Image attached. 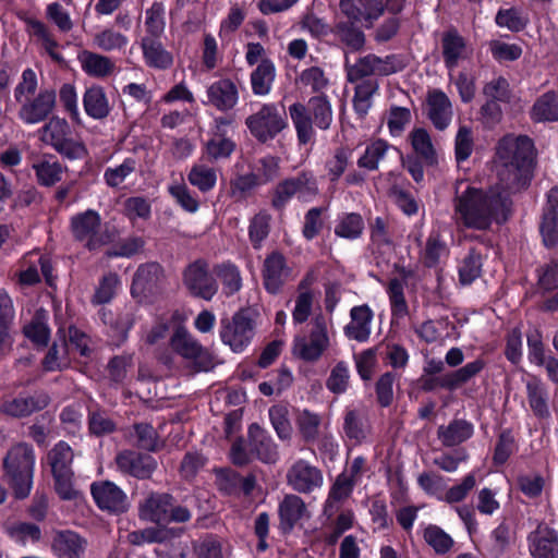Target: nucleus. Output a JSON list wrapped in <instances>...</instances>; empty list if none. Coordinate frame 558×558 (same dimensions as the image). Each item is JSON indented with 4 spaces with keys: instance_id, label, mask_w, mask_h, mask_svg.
<instances>
[{
    "instance_id": "nucleus-58",
    "label": "nucleus",
    "mask_w": 558,
    "mask_h": 558,
    "mask_svg": "<svg viewBox=\"0 0 558 558\" xmlns=\"http://www.w3.org/2000/svg\"><path fill=\"white\" fill-rule=\"evenodd\" d=\"M165 5L162 2H154L146 11V36L160 37L165 31Z\"/></svg>"
},
{
    "instance_id": "nucleus-41",
    "label": "nucleus",
    "mask_w": 558,
    "mask_h": 558,
    "mask_svg": "<svg viewBox=\"0 0 558 558\" xmlns=\"http://www.w3.org/2000/svg\"><path fill=\"white\" fill-rule=\"evenodd\" d=\"M356 21H339L333 28L335 35L352 50H360L365 45L363 31L355 25Z\"/></svg>"
},
{
    "instance_id": "nucleus-62",
    "label": "nucleus",
    "mask_w": 558,
    "mask_h": 558,
    "mask_svg": "<svg viewBox=\"0 0 558 558\" xmlns=\"http://www.w3.org/2000/svg\"><path fill=\"white\" fill-rule=\"evenodd\" d=\"M349 366L345 362L340 361L331 369L330 375L327 378L326 386L331 392L341 395L347 391L349 387Z\"/></svg>"
},
{
    "instance_id": "nucleus-7",
    "label": "nucleus",
    "mask_w": 558,
    "mask_h": 558,
    "mask_svg": "<svg viewBox=\"0 0 558 558\" xmlns=\"http://www.w3.org/2000/svg\"><path fill=\"white\" fill-rule=\"evenodd\" d=\"M255 320L248 310L242 308L234 313L231 318L220 320L219 336L223 344L232 352H243L252 342L255 336Z\"/></svg>"
},
{
    "instance_id": "nucleus-23",
    "label": "nucleus",
    "mask_w": 558,
    "mask_h": 558,
    "mask_svg": "<svg viewBox=\"0 0 558 558\" xmlns=\"http://www.w3.org/2000/svg\"><path fill=\"white\" fill-rule=\"evenodd\" d=\"M374 313L366 304L353 306L350 311V322L344 326L343 332L350 340L366 342L372 332Z\"/></svg>"
},
{
    "instance_id": "nucleus-19",
    "label": "nucleus",
    "mask_w": 558,
    "mask_h": 558,
    "mask_svg": "<svg viewBox=\"0 0 558 558\" xmlns=\"http://www.w3.org/2000/svg\"><path fill=\"white\" fill-rule=\"evenodd\" d=\"M90 490L95 502L102 510L121 513L129 508L125 493L112 482L94 483Z\"/></svg>"
},
{
    "instance_id": "nucleus-55",
    "label": "nucleus",
    "mask_w": 558,
    "mask_h": 558,
    "mask_svg": "<svg viewBox=\"0 0 558 558\" xmlns=\"http://www.w3.org/2000/svg\"><path fill=\"white\" fill-rule=\"evenodd\" d=\"M410 141L414 151L428 162H434L436 153L432 138L425 129H414L410 133Z\"/></svg>"
},
{
    "instance_id": "nucleus-33",
    "label": "nucleus",
    "mask_w": 558,
    "mask_h": 558,
    "mask_svg": "<svg viewBox=\"0 0 558 558\" xmlns=\"http://www.w3.org/2000/svg\"><path fill=\"white\" fill-rule=\"evenodd\" d=\"M83 106L86 114L95 120L107 118L111 111L107 94L99 85H93L85 90Z\"/></svg>"
},
{
    "instance_id": "nucleus-10",
    "label": "nucleus",
    "mask_w": 558,
    "mask_h": 558,
    "mask_svg": "<svg viewBox=\"0 0 558 558\" xmlns=\"http://www.w3.org/2000/svg\"><path fill=\"white\" fill-rule=\"evenodd\" d=\"M169 343L172 351L187 361L196 372H208L214 367L209 351L185 327L175 328Z\"/></svg>"
},
{
    "instance_id": "nucleus-36",
    "label": "nucleus",
    "mask_w": 558,
    "mask_h": 558,
    "mask_svg": "<svg viewBox=\"0 0 558 558\" xmlns=\"http://www.w3.org/2000/svg\"><path fill=\"white\" fill-rule=\"evenodd\" d=\"M94 46L105 52L124 51L129 37L112 26L105 27L93 36Z\"/></svg>"
},
{
    "instance_id": "nucleus-34",
    "label": "nucleus",
    "mask_w": 558,
    "mask_h": 558,
    "mask_svg": "<svg viewBox=\"0 0 558 558\" xmlns=\"http://www.w3.org/2000/svg\"><path fill=\"white\" fill-rule=\"evenodd\" d=\"M442 56L446 66L449 70L458 66L459 61L468 57L466 43L457 31H448L441 39Z\"/></svg>"
},
{
    "instance_id": "nucleus-27",
    "label": "nucleus",
    "mask_w": 558,
    "mask_h": 558,
    "mask_svg": "<svg viewBox=\"0 0 558 558\" xmlns=\"http://www.w3.org/2000/svg\"><path fill=\"white\" fill-rule=\"evenodd\" d=\"M87 542L73 531H58L51 542V550L58 558H82Z\"/></svg>"
},
{
    "instance_id": "nucleus-31",
    "label": "nucleus",
    "mask_w": 558,
    "mask_h": 558,
    "mask_svg": "<svg viewBox=\"0 0 558 558\" xmlns=\"http://www.w3.org/2000/svg\"><path fill=\"white\" fill-rule=\"evenodd\" d=\"M526 398L534 415L539 418L549 417L548 392L541 378L530 375L525 380Z\"/></svg>"
},
{
    "instance_id": "nucleus-42",
    "label": "nucleus",
    "mask_w": 558,
    "mask_h": 558,
    "mask_svg": "<svg viewBox=\"0 0 558 558\" xmlns=\"http://www.w3.org/2000/svg\"><path fill=\"white\" fill-rule=\"evenodd\" d=\"M194 550L198 558H229L231 555L229 543L213 535L195 543Z\"/></svg>"
},
{
    "instance_id": "nucleus-43",
    "label": "nucleus",
    "mask_w": 558,
    "mask_h": 558,
    "mask_svg": "<svg viewBox=\"0 0 558 558\" xmlns=\"http://www.w3.org/2000/svg\"><path fill=\"white\" fill-rule=\"evenodd\" d=\"M291 119L295 126L299 142L307 144L314 136L313 122L307 113V109L302 104H293L289 108Z\"/></svg>"
},
{
    "instance_id": "nucleus-38",
    "label": "nucleus",
    "mask_w": 558,
    "mask_h": 558,
    "mask_svg": "<svg viewBox=\"0 0 558 558\" xmlns=\"http://www.w3.org/2000/svg\"><path fill=\"white\" fill-rule=\"evenodd\" d=\"M131 437L134 439L133 444L137 448L146 451L155 452L163 446L157 430L149 423L134 424Z\"/></svg>"
},
{
    "instance_id": "nucleus-29",
    "label": "nucleus",
    "mask_w": 558,
    "mask_h": 558,
    "mask_svg": "<svg viewBox=\"0 0 558 558\" xmlns=\"http://www.w3.org/2000/svg\"><path fill=\"white\" fill-rule=\"evenodd\" d=\"M77 60L83 72L94 78H107L117 70L116 62L110 57L98 52L83 50Z\"/></svg>"
},
{
    "instance_id": "nucleus-32",
    "label": "nucleus",
    "mask_w": 558,
    "mask_h": 558,
    "mask_svg": "<svg viewBox=\"0 0 558 558\" xmlns=\"http://www.w3.org/2000/svg\"><path fill=\"white\" fill-rule=\"evenodd\" d=\"M473 424L465 420H452L448 425H440L437 428V437L445 447L458 446L473 435Z\"/></svg>"
},
{
    "instance_id": "nucleus-1",
    "label": "nucleus",
    "mask_w": 558,
    "mask_h": 558,
    "mask_svg": "<svg viewBox=\"0 0 558 558\" xmlns=\"http://www.w3.org/2000/svg\"><path fill=\"white\" fill-rule=\"evenodd\" d=\"M510 191H483L470 185L454 197V218L466 228L487 230L493 222H505L511 209Z\"/></svg>"
},
{
    "instance_id": "nucleus-64",
    "label": "nucleus",
    "mask_w": 558,
    "mask_h": 558,
    "mask_svg": "<svg viewBox=\"0 0 558 558\" xmlns=\"http://www.w3.org/2000/svg\"><path fill=\"white\" fill-rule=\"evenodd\" d=\"M539 230L546 246L558 243V211L544 210Z\"/></svg>"
},
{
    "instance_id": "nucleus-18",
    "label": "nucleus",
    "mask_w": 558,
    "mask_h": 558,
    "mask_svg": "<svg viewBox=\"0 0 558 558\" xmlns=\"http://www.w3.org/2000/svg\"><path fill=\"white\" fill-rule=\"evenodd\" d=\"M231 121L226 118L215 119L211 137L205 145L204 153L211 161L229 158L235 150V143L228 136Z\"/></svg>"
},
{
    "instance_id": "nucleus-56",
    "label": "nucleus",
    "mask_w": 558,
    "mask_h": 558,
    "mask_svg": "<svg viewBox=\"0 0 558 558\" xmlns=\"http://www.w3.org/2000/svg\"><path fill=\"white\" fill-rule=\"evenodd\" d=\"M279 170L280 159L278 157L267 155L256 161L252 172L263 185L274 181L279 175Z\"/></svg>"
},
{
    "instance_id": "nucleus-4",
    "label": "nucleus",
    "mask_w": 558,
    "mask_h": 558,
    "mask_svg": "<svg viewBox=\"0 0 558 558\" xmlns=\"http://www.w3.org/2000/svg\"><path fill=\"white\" fill-rule=\"evenodd\" d=\"M35 459L33 447L25 442L12 446L3 458L4 476L16 498H26L31 493Z\"/></svg>"
},
{
    "instance_id": "nucleus-13",
    "label": "nucleus",
    "mask_w": 558,
    "mask_h": 558,
    "mask_svg": "<svg viewBox=\"0 0 558 558\" xmlns=\"http://www.w3.org/2000/svg\"><path fill=\"white\" fill-rule=\"evenodd\" d=\"M183 284L193 296L206 301H210L218 291L217 281L204 259H197L184 269Z\"/></svg>"
},
{
    "instance_id": "nucleus-20",
    "label": "nucleus",
    "mask_w": 558,
    "mask_h": 558,
    "mask_svg": "<svg viewBox=\"0 0 558 558\" xmlns=\"http://www.w3.org/2000/svg\"><path fill=\"white\" fill-rule=\"evenodd\" d=\"M339 8L348 20L363 21L367 27L383 15V0H340Z\"/></svg>"
},
{
    "instance_id": "nucleus-16",
    "label": "nucleus",
    "mask_w": 558,
    "mask_h": 558,
    "mask_svg": "<svg viewBox=\"0 0 558 558\" xmlns=\"http://www.w3.org/2000/svg\"><path fill=\"white\" fill-rule=\"evenodd\" d=\"M114 461L120 472L138 480L150 478L158 466L154 457L133 450L120 451Z\"/></svg>"
},
{
    "instance_id": "nucleus-26",
    "label": "nucleus",
    "mask_w": 558,
    "mask_h": 558,
    "mask_svg": "<svg viewBox=\"0 0 558 558\" xmlns=\"http://www.w3.org/2000/svg\"><path fill=\"white\" fill-rule=\"evenodd\" d=\"M207 102L219 111L231 110L239 100L235 84L229 78L214 82L207 87Z\"/></svg>"
},
{
    "instance_id": "nucleus-22",
    "label": "nucleus",
    "mask_w": 558,
    "mask_h": 558,
    "mask_svg": "<svg viewBox=\"0 0 558 558\" xmlns=\"http://www.w3.org/2000/svg\"><path fill=\"white\" fill-rule=\"evenodd\" d=\"M49 402L50 399L45 392L20 395L16 398L5 400L0 407V412L12 417H25L45 409Z\"/></svg>"
},
{
    "instance_id": "nucleus-48",
    "label": "nucleus",
    "mask_w": 558,
    "mask_h": 558,
    "mask_svg": "<svg viewBox=\"0 0 558 558\" xmlns=\"http://www.w3.org/2000/svg\"><path fill=\"white\" fill-rule=\"evenodd\" d=\"M423 538L438 555L448 554L454 546L453 538L440 526L429 524L424 529Z\"/></svg>"
},
{
    "instance_id": "nucleus-3",
    "label": "nucleus",
    "mask_w": 558,
    "mask_h": 558,
    "mask_svg": "<svg viewBox=\"0 0 558 558\" xmlns=\"http://www.w3.org/2000/svg\"><path fill=\"white\" fill-rule=\"evenodd\" d=\"M38 87L36 73L26 69L14 89V97L20 105L19 119L25 124H38L45 121L56 107L57 95L52 88H43L35 96Z\"/></svg>"
},
{
    "instance_id": "nucleus-54",
    "label": "nucleus",
    "mask_w": 558,
    "mask_h": 558,
    "mask_svg": "<svg viewBox=\"0 0 558 558\" xmlns=\"http://www.w3.org/2000/svg\"><path fill=\"white\" fill-rule=\"evenodd\" d=\"M389 145L383 141L377 140L367 145L364 154L359 158L357 166L360 168L374 171L378 168L379 161L385 157Z\"/></svg>"
},
{
    "instance_id": "nucleus-61",
    "label": "nucleus",
    "mask_w": 558,
    "mask_h": 558,
    "mask_svg": "<svg viewBox=\"0 0 558 558\" xmlns=\"http://www.w3.org/2000/svg\"><path fill=\"white\" fill-rule=\"evenodd\" d=\"M389 301L392 316L403 318L408 314V303L404 298V286L401 280L395 278L388 286Z\"/></svg>"
},
{
    "instance_id": "nucleus-37",
    "label": "nucleus",
    "mask_w": 558,
    "mask_h": 558,
    "mask_svg": "<svg viewBox=\"0 0 558 558\" xmlns=\"http://www.w3.org/2000/svg\"><path fill=\"white\" fill-rule=\"evenodd\" d=\"M276 77V68L274 63L264 59L257 68L251 73V85L254 95L266 96L270 93Z\"/></svg>"
},
{
    "instance_id": "nucleus-15",
    "label": "nucleus",
    "mask_w": 558,
    "mask_h": 558,
    "mask_svg": "<svg viewBox=\"0 0 558 558\" xmlns=\"http://www.w3.org/2000/svg\"><path fill=\"white\" fill-rule=\"evenodd\" d=\"M166 288L162 267L158 263L141 265L134 274L131 292L134 296H149Z\"/></svg>"
},
{
    "instance_id": "nucleus-45",
    "label": "nucleus",
    "mask_w": 558,
    "mask_h": 558,
    "mask_svg": "<svg viewBox=\"0 0 558 558\" xmlns=\"http://www.w3.org/2000/svg\"><path fill=\"white\" fill-rule=\"evenodd\" d=\"M215 272L222 284V291L227 296L233 295L242 288V276L238 266L227 262L215 267Z\"/></svg>"
},
{
    "instance_id": "nucleus-8",
    "label": "nucleus",
    "mask_w": 558,
    "mask_h": 558,
    "mask_svg": "<svg viewBox=\"0 0 558 558\" xmlns=\"http://www.w3.org/2000/svg\"><path fill=\"white\" fill-rule=\"evenodd\" d=\"M251 134L262 143L275 138L287 126V114L283 107L276 104H264L245 119Z\"/></svg>"
},
{
    "instance_id": "nucleus-5",
    "label": "nucleus",
    "mask_w": 558,
    "mask_h": 558,
    "mask_svg": "<svg viewBox=\"0 0 558 558\" xmlns=\"http://www.w3.org/2000/svg\"><path fill=\"white\" fill-rule=\"evenodd\" d=\"M140 513L157 524L184 523L192 517L186 507L174 505L173 497L167 493H151L140 506Z\"/></svg>"
},
{
    "instance_id": "nucleus-35",
    "label": "nucleus",
    "mask_w": 558,
    "mask_h": 558,
    "mask_svg": "<svg viewBox=\"0 0 558 558\" xmlns=\"http://www.w3.org/2000/svg\"><path fill=\"white\" fill-rule=\"evenodd\" d=\"M26 29L28 34L36 38V40L44 47L46 52L56 61H62L61 54L57 51L58 43L49 27L41 21L27 17L25 20Z\"/></svg>"
},
{
    "instance_id": "nucleus-51",
    "label": "nucleus",
    "mask_w": 558,
    "mask_h": 558,
    "mask_svg": "<svg viewBox=\"0 0 558 558\" xmlns=\"http://www.w3.org/2000/svg\"><path fill=\"white\" fill-rule=\"evenodd\" d=\"M9 536L16 543L26 545L35 544L41 538V531L35 523L15 522L7 527Z\"/></svg>"
},
{
    "instance_id": "nucleus-12",
    "label": "nucleus",
    "mask_w": 558,
    "mask_h": 558,
    "mask_svg": "<svg viewBox=\"0 0 558 558\" xmlns=\"http://www.w3.org/2000/svg\"><path fill=\"white\" fill-rule=\"evenodd\" d=\"M407 66L404 59L399 54L379 57L368 53L349 64L347 61V75L350 82H357L372 75L388 76L402 71Z\"/></svg>"
},
{
    "instance_id": "nucleus-47",
    "label": "nucleus",
    "mask_w": 558,
    "mask_h": 558,
    "mask_svg": "<svg viewBox=\"0 0 558 558\" xmlns=\"http://www.w3.org/2000/svg\"><path fill=\"white\" fill-rule=\"evenodd\" d=\"M364 230V220L360 214L347 213L339 216L335 227L337 236L355 240L359 239Z\"/></svg>"
},
{
    "instance_id": "nucleus-57",
    "label": "nucleus",
    "mask_w": 558,
    "mask_h": 558,
    "mask_svg": "<svg viewBox=\"0 0 558 558\" xmlns=\"http://www.w3.org/2000/svg\"><path fill=\"white\" fill-rule=\"evenodd\" d=\"M270 216L264 211L256 214L248 227V235L254 248H260L270 230Z\"/></svg>"
},
{
    "instance_id": "nucleus-59",
    "label": "nucleus",
    "mask_w": 558,
    "mask_h": 558,
    "mask_svg": "<svg viewBox=\"0 0 558 558\" xmlns=\"http://www.w3.org/2000/svg\"><path fill=\"white\" fill-rule=\"evenodd\" d=\"M355 486V483L352 482L349 477H347V472L340 473L337 477L332 486L330 487L328 498L326 500V509L332 508L333 502H340L350 497L352 490Z\"/></svg>"
},
{
    "instance_id": "nucleus-49",
    "label": "nucleus",
    "mask_w": 558,
    "mask_h": 558,
    "mask_svg": "<svg viewBox=\"0 0 558 558\" xmlns=\"http://www.w3.org/2000/svg\"><path fill=\"white\" fill-rule=\"evenodd\" d=\"M378 90V83L376 80L362 81L355 86V94L353 97V107L355 112L364 117L372 107V98Z\"/></svg>"
},
{
    "instance_id": "nucleus-50",
    "label": "nucleus",
    "mask_w": 558,
    "mask_h": 558,
    "mask_svg": "<svg viewBox=\"0 0 558 558\" xmlns=\"http://www.w3.org/2000/svg\"><path fill=\"white\" fill-rule=\"evenodd\" d=\"M37 182L44 186H52L62 178L63 168L58 161L41 159L33 163Z\"/></svg>"
},
{
    "instance_id": "nucleus-17",
    "label": "nucleus",
    "mask_w": 558,
    "mask_h": 558,
    "mask_svg": "<svg viewBox=\"0 0 558 558\" xmlns=\"http://www.w3.org/2000/svg\"><path fill=\"white\" fill-rule=\"evenodd\" d=\"M263 283L267 292L277 294L291 276V268L279 252L268 254L263 263Z\"/></svg>"
},
{
    "instance_id": "nucleus-25",
    "label": "nucleus",
    "mask_w": 558,
    "mask_h": 558,
    "mask_svg": "<svg viewBox=\"0 0 558 558\" xmlns=\"http://www.w3.org/2000/svg\"><path fill=\"white\" fill-rule=\"evenodd\" d=\"M427 116L434 126L444 131L452 120V105L448 96L440 89L429 90L427 94Z\"/></svg>"
},
{
    "instance_id": "nucleus-53",
    "label": "nucleus",
    "mask_w": 558,
    "mask_h": 558,
    "mask_svg": "<svg viewBox=\"0 0 558 558\" xmlns=\"http://www.w3.org/2000/svg\"><path fill=\"white\" fill-rule=\"evenodd\" d=\"M70 365L69 348L66 341L54 342L46 354L43 366L46 371H59Z\"/></svg>"
},
{
    "instance_id": "nucleus-39",
    "label": "nucleus",
    "mask_w": 558,
    "mask_h": 558,
    "mask_svg": "<svg viewBox=\"0 0 558 558\" xmlns=\"http://www.w3.org/2000/svg\"><path fill=\"white\" fill-rule=\"evenodd\" d=\"M217 170L204 163H195L187 173V181L202 193L210 192L217 184Z\"/></svg>"
},
{
    "instance_id": "nucleus-2",
    "label": "nucleus",
    "mask_w": 558,
    "mask_h": 558,
    "mask_svg": "<svg viewBox=\"0 0 558 558\" xmlns=\"http://www.w3.org/2000/svg\"><path fill=\"white\" fill-rule=\"evenodd\" d=\"M533 143L527 136H504L496 147V166L502 189L510 192L524 187L532 169Z\"/></svg>"
},
{
    "instance_id": "nucleus-52",
    "label": "nucleus",
    "mask_w": 558,
    "mask_h": 558,
    "mask_svg": "<svg viewBox=\"0 0 558 558\" xmlns=\"http://www.w3.org/2000/svg\"><path fill=\"white\" fill-rule=\"evenodd\" d=\"M308 110L313 121L320 130H328L332 122V109L329 100L324 96L312 97L308 101Z\"/></svg>"
},
{
    "instance_id": "nucleus-11",
    "label": "nucleus",
    "mask_w": 558,
    "mask_h": 558,
    "mask_svg": "<svg viewBox=\"0 0 558 558\" xmlns=\"http://www.w3.org/2000/svg\"><path fill=\"white\" fill-rule=\"evenodd\" d=\"M330 345L327 320L317 315L312 320L308 336H296L293 340L292 354L307 363L317 362Z\"/></svg>"
},
{
    "instance_id": "nucleus-28",
    "label": "nucleus",
    "mask_w": 558,
    "mask_h": 558,
    "mask_svg": "<svg viewBox=\"0 0 558 558\" xmlns=\"http://www.w3.org/2000/svg\"><path fill=\"white\" fill-rule=\"evenodd\" d=\"M251 453L265 463H276L279 459L278 447L268 433L257 424L248 427Z\"/></svg>"
},
{
    "instance_id": "nucleus-40",
    "label": "nucleus",
    "mask_w": 558,
    "mask_h": 558,
    "mask_svg": "<svg viewBox=\"0 0 558 558\" xmlns=\"http://www.w3.org/2000/svg\"><path fill=\"white\" fill-rule=\"evenodd\" d=\"M531 116L537 122L558 121V93L548 92L537 98Z\"/></svg>"
},
{
    "instance_id": "nucleus-63",
    "label": "nucleus",
    "mask_w": 558,
    "mask_h": 558,
    "mask_svg": "<svg viewBox=\"0 0 558 558\" xmlns=\"http://www.w3.org/2000/svg\"><path fill=\"white\" fill-rule=\"evenodd\" d=\"M258 185L262 184L253 172L239 174L230 181V193L236 201H243Z\"/></svg>"
},
{
    "instance_id": "nucleus-44",
    "label": "nucleus",
    "mask_w": 558,
    "mask_h": 558,
    "mask_svg": "<svg viewBox=\"0 0 558 558\" xmlns=\"http://www.w3.org/2000/svg\"><path fill=\"white\" fill-rule=\"evenodd\" d=\"M74 452L65 441L57 442L48 453V462L52 474L72 472Z\"/></svg>"
},
{
    "instance_id": "nucleus-9",
    "label": "nucleus",
    "mask_w": 558,
    "mask_h": 558,
    "mask_svg": "<svg viewBox=\"0 0 558 558\" xmlns=\"http://www.w3.org/2000/svg\"><path fill=\"white\" fill-rule=\"evenodd\" d=\"M70 231L73 239L89 251L97 250L109 242V235L104 230L101 217L93 209L72 216Z\"/></svg>"
},
{
    "instance_id": "nucleus-60",
    "label": "nucleus",
    "mask_w": 558,
    "mask_h": 558,
    "mask_svg": "<svg viewBox=\"0 0 558 558\" xmlns=\"http://www.w3.org/2000/svg\"><path fill=\"white\" fill-rule=\"evenodd\" d=\"M482 257L475 251H471L459 266V278L462 284H470L481 276Z\"/></svg>"
},
{
    "instance_id": "nucleus-6",
    "label": "nucleus",
    "mask_w": 558,
    "mask_h": 558,
    "mask_svg": "<svg viewBox=\"0 0 558 558\" xmlns=\"http://www.w3.org/2000/svg\"><path fill=\"white\" fill-rule=\"evenodd\" d=\"M40 140L50 145L68 159H82L86 155L85 146L72 138V130L65 119L52 117L39 130Z\"/></svg>"
},
{
    "instance_id": "nucleus-24",
    "label": "nucleus",
    "mask_w": 558,
    "mask_h": 558,
    "mask_svg": "<svg viewBox=\"0 0 558 558\" xmlns=\"http://www.w3.org/2000/svg\"><path fill=\"white\" fill-rule=\"evenodd\" d=\"M530 553L534 558H558V533L546 525H538L529 536Z\"/></svg>"
},
{
    "instance_id": "nucleus-46",
    "label": "nucleus",
    "mask_w": 558,
    "mask_h": 558,
    "mask_svg": "<svg viewBox=\"0 0 558 558\" xmlns=\"http://www.w3.org/2000/svg\"><path fill=\"white\" fill-rule=\"evenodd\" d=\"M343 430L348 438L356 442L363 441L368 434V424L364 414L355 409L347 410L343 420Z\"/></svg>"
},
{
    "instance_id": "nucleus-30",
    "label": "nucleus",
    "mask_w": 558,
    "mask_h": 558,
    "mask_svg": "<svg viewBox=\"0 0 558 558\" xmlns=\"http://www.w3.org/2000/svg\"><path fill=\"white\" fill-rule=\"evenodd\" d=\"M141 48L148 66L166 70L173 64L172 53L166 50L159 37L144 36L141 40Z\"/></svg>"
},
{
    "instance_id": "nucleus-14",
    "label": "nucleus",
    "mask_w": 558,
    "mask_h": 558,
    "mask_svg": "<svg viewBox=\"0 0 558 558\" xmlns=\"http://www.w3.org/2000/svg\"><path fill=\"white\" fill-rule=\"evenodd\" d=\"M287 485L299 494L310 495L324 485L323 471L304 459L294 461L287 471Z\"/></svg>"
},
{
    "instance_id": "nucleus-21",
    "label": "nucleus",
    "mask_w": 558,
    "mask_h": 558,
    "mask_svg": "<svg viewBox=\"0 0 558 558\" xmlns=\"http://www.w3.org/2000/svg\"><path fill=\"white\" fill-rule=\"evenodd\" d=\"M278 514L279 527L283 533H290L300 521L311 518L306 504L295 494H288L282 498Z\"/></svg>"
}]
</instances>
